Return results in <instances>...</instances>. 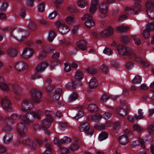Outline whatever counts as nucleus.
Masks as SVG:
<instances>
[{"instance_id":"obj_1","label":"nucleus","mask_w":154,"mask_h":154,"mask_svg":"<svg viewBox=\"0 0 154 154\" xmlns=\"http://www.w3.org/2000/svg\"><path fill=\"white\" fill-rule=\"evenodd\" d=\"M23 116V115L13 113L11 116L10 118H8V120L11 121V123H8V122L7 123L8 124H12L13 122L12 120L21 121L17 126V131L21 138L20 142H22L29 148L34 150L37 147V146L34 141L26 136V133L27 131V130L26 126L23 122V119L22 118Z\"/></svg>"},{"instance_id":"obj_2","label":"nucleus","mask_w":154,"mask_h":154,"mask_svg":"<svg viewBox=\"0 0 154 154\" xmlns=\"http://www.w3.org/2000/svg\"><path fill=\"white\" fill-rule=\"evenodd\" d=\"M118 50L121 54L128 56L132 59L138 62L143 65L147 67L149 66V65L147 63L143 61L141 57L137 56L129 47H126L124 45H120L118 47Z\"/></svg>"},{"instance_id":"obj_3","label":"nucleus","mask_w":154,"mask_h":154,"mask_svg":"<svg viewBox=\"0 0 154 154\" xmlns=\"http://www.w3.org/2000/svg\"><path fill=\"white\" fill-rule=\"evenodd\" d=\"M23 115L22 119L23 123L24 122L29 125L33 122L35 119H39L42 114L41 111L40 110L33 112L32 113H29V112H24Z\"/></svg>"},{"instance_id":"obj_4","label":"nucleus","mask_w":154,"mask_h":154,"mask_svg":"<svg viewBox=\"0 0 154 154\" xmlns=\"http://www.w3.org/2000/svg\"><path fill=\"white\" fill-rule=\"evenodd\" d=\"M133 137L132 131L127 128L125 131V134L119 137V143L122 145H126L129 142V138H131Z\"/></svg>"},{"instance_id":"obj_5","label":"nucleus","mask_w":154,"mask_h":154,"mask_svg":"<svg viewBox=\"0 0 154 154\" xmlns=\"http://www.w3.org/2000/svg\"><path fill=\"white\" fill-rule=\"evenodd\" d=\"M137 2L134 4L133 8L127 7L125 9V13L128 15L136 14L141 10V6L139 3L141 2V0H134Z\"/></svg>"},{"instance_id":"obj_6","label":"nucleus","mask_w":154,"mask_h":154,"mask_svg":"<svg viewBox=\"0 0 154 154\" xmlns=\"http://www.w3.org/2000/svg\"><path fill=\"white\" fill-rule=\"evenodd\" d=\"M31 96L33 101L35 103H38L40 102V98L42 97L41 92L34 88L30 90Z\"/></svg>"},{"instance_id":"obj_7","label":"nucleus","mask_w":154,"mask_h":154,"mask_svg":"<svg viewBox=\"0 0 154 154\" xmlns=\"http://www.w3.org/2000/svg\"><path fill=\"white\" fill-rule=\"evenodd\" d=\"M147 8L146 12L149 18L154 19V3L149 1H148L145 4Z\"/></svg>"},{"instance_id":"obj_8","label":"nucleus","mask_w":154,"mask_h":154,"mask_svg":"<svg viewBox=\"0 0 154 154\" xmlns=\"http://www.w3.org/2000/svg\"><path fill=\"white\" fill-rule=\"evenodd\" d=\"M55 25L59 32L63 34L67 33L70 30L69 27L65 25L64 21L61 20L57 21Z\"/></svg>"},{"instance_id":"obj_9","label":"nucleus","mask_w":154,"mask_h":154,"mask_svg":"<svg viewBox=\"0 0 154 154\" xmlns=\"http://www.w3.org/2000/svg\"><path fill=\"white\" fill-rule=\"evenodd\" d=\"M79 130L81 132L85 131V133L91 137L93 134V130L90 128L89 124L88 122H84L82 123L79 127Z\"/></svg>"},{"instance_id":"obj_10","label":"nucleus","mask_w":154,"mask_h":154,"mask_svg":"<svg viewBox=\"0 0 154 154\" xmlns=\"http://www.w3.org/2000/svg\"><path fill=\"white\" fill-rule=\"evenodd\" d=\"M130 109L129 105L127 104L125 102H124L122 103L121 107H119L117 109V112L121 116L125 117L128 114L127 110Z\"/></svg>"},{"instance_id":"obj_11","label":"nucleus","mask_w":154,"mask_h":154,"mask_svg":"<svg viewBox=\"0 0 154 154\" xmlns=\"http://www.w3.org/2000/svg\"><path fill=\"white\" fill-rule=\"evenodd\" d=\"M82 20L85 21V24L88 28H90L95 25L94 22L92 20V17L89 14L84 15L82 18Z\"/></svg>"},{"instance_id":"obj_12","label":"nucleus","mask_w":154,"mask_h":154,"mask_svg":"<svg viewBox=\"0 0 154 154\" xmlns=\"http://www.w3.org/2000/svg\"><path fill=\"white\" fill-rule=\"evenodd\" d=\"M53 120L51 119H49L48 118H45L42 121V128L45 132V133L48 135L50 134V132L48 129V128L49 127Z\"/></svg>"},{"instance_id":"obj_13","label":"nucleus","mask_w":154,"mask_h":154,"mask_svg":"<svg viewBox=\"0 0 154 154\" xmlns=\"http://www.w3.org/2000/svg\"><path fill=\"white\" fill-rule=\"evenodd\" d=\"M22 106L23 107L22 109L24 113L28 112V110H30L33 107L32 103L26 100H24L23 101Z\"/></svg>"},{"instance_id":"obj_14","label":"nucleus","mask_w":154,"mask_h":154,"mask_svg":"<svg viewBox=\"0 0 154 154\" xmlns=\"http://www.w3.org/2000/svg\"><path fill=\"white\" fill-rule=\"evenodd\" d=\"M115 0H106V3L103 2L99 5V9L101 12L105 14L108 11V6L107 4H110L114 3Z\"/></svg>"},{"instance_id":"obj_15","label":"nucleus","mask_w":154,"mask_h":154,"mask_svg":"<svg viewBox=\"0 0 154 154\" xmlns=\"http://www.w3.org/2000/svg\"><path fill=\"white\" fill-rule=\"evenodd\" d=\"M28 66L24 62L20 60L17 62L15 66L16 69L19 72H21L23 69H26L28 68Z\"/></svg>"},{"instance_id":"obj_16","label":"nucleus","mask_w":154,"mask_h":154,"mask_svg":"<svg viewBox=\"0 0 154 154\" xmlns=\"http://www.w3.org/2000/svg\"><path fill=\"white\" fill-rule=\"evenodd\" d=\"M34 52V50L31 48H27L24 49L22 53V57L25 59L30 57Z\"/></svg>"},{"instance_id":"obj_17","label":"nucleus","mask_w":154,"mask_h":154,"mask_svg":"<svg viewBox=\"0 0 154 154\" xmlns=\"http://www.w3.org/2000/svg\"><path fill=\"white\" fill-rule=\"evenodd\" d=\"M1 104L3 108L9 111L11 110V102L6 98H3L1 101Z\"/></svg>"},{"instance_id":"obj_18","label":"nucleus","mask_w":154,"mask_h":154,"mask_svg":"<svg viewBox=\"0 0 154 154\" xmlns=\"http://www.w3.org/2000/svg\"><path fill=\"white\" fill-rule=\"evenodd\" d=\"M114 32L113 29L110 27L104 29L100 32L101 36L103 37H108L112 34Z\"/></svg>"},{"instance_id":"obj_19","label":"nucleus","mask_w":154,"mask_h":154,"mask_svg":"<svg viewBox=\"0 0 154 154\" xmlns=\"http://www.w3.org/2000/svg\"><path fill=\"white\" fill-rule=\"evenodd\" d=\"M48 66V63L42 62L39 63L36 67L35 69L38 72H42Z\"/></svg>"},{"instance_id":"obj_20","label":"nucleus","mask_w":154,"mask_h":154,"mask_svg":"<svg viewBox=\"0 0 154 154\" xmlns=\"http://www.w3.org/2000/svg\"><path fill=\"white\" fill-rule=\"evenodd\" d=\"M98 1V0H91V5L89 11L91 14H92L96 11Z\"/></svg>"},{"instance_id":"obj_21","label":"nucleus","mask_w":154,"mask_h":154,"mask_svg":"<svg viewBox=\"0 0 154 154\" xmlns=\"http://www.w3.org/2000/svg\"><path fill=\"white\" fill-rule=\"evenodd\" d=\"M13 135L12 133L9 132L6 133L3 137V141L5 144L9 143L12 140Z\"/></svg>"},{"instance_id":"obj_22","label":"nucleus","mask_w":154,"mask_h":154,"mask_svg":"<svg viewBox=\"0 0 154 154\" xmlns=\"http://www.w3.org/2000/svg\"><path fill=\"white\" fill-rule=\"evenodd\" d=\"M87 42L83 39L79 40L77 43L78 47L82 50L84 51L86 49Z\"/></svg>"},{"instance_id":"obj_23","label":"nucleus","mask_w":154,"mask_h":154,"mask_svg":"<svg viewBox=\"0 0 154 154\" xmlns=\"http://www.w3.org/2000/svg\"><path fill=\"white\" fill-rule=\"evenodd\" d=\"M4 81L3 78L0 77V88L4 91H9V88Z\"/></svg>"},{"instance_id":"obj_24","label":"nucleus","mask_w":154,"mask_h":154,"mask_svg":"<svg viewBox=\"0 0 154 154\" xmlns=\"http://www.w3.org/2000/svg\"><path fill=\"white\" fill-rule=\"evenodd\" d=\"M88 110L91 112H96L99 110L98 106L94 104H91L87 107Z\"/></svg>"},{"instance_id":"obj_25","label":"nucleus","mask_w":154,"mask_h":154,"mask_svg":"<svg viewBox=\"0 0 154 154\" xmlns=\"http://www.w3.org/2000/svg\"><path fill=\"white\" fill-rule=\"evenodd\" d=\"M45 113L46 117V118L53 120V118L56 116L55 113L53 111L46 110L45 111Z\"/></svg>"},{"instance_id":"obj_26","label":"nucleus","mask_w":154,"mask_h":154,"mask_svg":"<svg viewBox=\"0 0 154 154\" xmlns=\"http://www.w3.org/2000/svg\"><path fill=\"white\" fill-rule=\"evenodd\" d=\"M11 88L15 94L18 96L22 93V89L18 86L16 85L13 84H11Z\"/></svg>"},{"instance_id":"obj_27","label":"nucleus","mask_w":154,"mask_h":154,"mask_svg":"<svg viewBox=\"0 0 154 154\" xmlns=\"http://www.w3.org/2000/svg\"><path fill=\"white\" fill-rule=\"evenodd\" d=\"M57 35L55 31L53 30H50L48 32V40L50 42H52Z\"/></svg>"},{"instance_id":"obj_28","label":"nucleus","mask_w":154,"mask_h":154,"mask_svg":"<svg viewBox=\"0 0 154 154\" xmlns=\"http://www.w3.org/2000/svg\"><path fill=\"white\" fill-rule=\"evenodd\" d=\"M62 92L63 90L61 88H57L53 96V98L57 100H58L62 94Z\"/></svg>"},{"instance_id":"obj_29","label":"nucleus","mask_w":154,"mask_h":154,"mask_svg":"<svg viewBox=\"0 0 154 154\" xmlns=\"http://www.w3.org/2000/svg\"><path fill=\"white\" fill-rule=\"evenodd\" d=\"M90 87L91 88H94L97 87L98 85V82L95 78H92L89 82Z\"/></svg>"},{"instance_id":"obj_30","label":"nucleus","mask_w":154,"mask_h":154,"mask_svg":"<svg viewBox=\"0 0 154 154\" xmlns=\"http://www.w3.org/2000/svg\"><path fill=\"white\" fill-rule=\"evenodd\" d=\"M108 137V133L105 131H103L99 135L98 139L100 141H102L107 139Z\"/></svg>"},{"instance_id":"obj_31","label":"nucleus","mask_w":154,"mask_h":154,"mask_svg":"<svg viewBox=\"0 0 154 154\" xmlns=\"http://www.w3.org/2000/svg\"><path fill=\"white\" fill-rule=\"evenodd\" d=\"M129 29L128 26H124L123 25H120L117 26L116 28V30L120 32H123L128 31Z\"/></svg>"},{"instance_id":"obj_32","label":"nucleus","mask_w":154,"mask_h":154,"mask_svg":"<svg viewBox=\"0 0 154 154\" xmlns=\"http://www.w3.org/2000/svg\"><path fill=\"white\" fill-rule=\"evenodd\" d=\"M71 141V139L69 137L65 136L60 140V143L63 144H67L70 143Z\"/></svg>"},{"instance_id":"obj_33","label":"nucleus","mask_w":154,"mask_h":154,"mask_svg":"<svg viewBox=\"0 0 154 154\" xmlns=\"http://www.w3.org/2000/svg\"><path fill=\"white\" fill-rule=\"evenodd\" d=\"M75 77L76 79L80 81L83 79L84 75L81 72L79 71H77L75 72Z\"/></svg>"},{"instance_id":"obj_34","label":"nucleus","mask_w":154,"mask_h":154,"mask_svg":"<svg viewBox=\"0 0 154 154\" xmlns=\"http://www.w3.org/2000/svg\"><path fill=\"white\" fill-rule=\"evenodd\" d=\"M46 149L42 154H52L51 149V145L48 143H45Z\"/></svg>"},{"instance_id":"obj_35","label":"nucleus","mask_w":154,"mask_h":154,"mask_svg":"<svg viewBox=\"0 0 154 154\" xmlns=\"http://www.w3.org/2000/svg\"><path fill=\"white\" fill-rule=\"evenodd\" d=\"M80 147L79 144L78 143H72L70 149L71 151H75L78 150Z\"/></svg>"},{"instance_id":"obj_36","label":"nucleus","mask_w":154,"mask_h":154,"mask_svg":"<svg viewBox=\"0 0 154 154\" xmlns=\"http://www.w3.org/2000/svg\"><path fill=\"white\" fill-rule=\"evenodd\" d=\"M8 54L12 57H14L17 55V51L16 49L11 48L9 49L8 51Z\"/></svg>"},{"instance_id":"obj_37","label":"nucleus","mask_w":154,"mask_h":154,"mask_svg":"<svg viewBox=\"0 0 154 154\" xmlns=\"http://www.w3.org/2000/svg\"><path fill=\"white\" fill-rule=\"evenodd\" d=\"M77 5L79 7L84 8L87 6V3L85 0H79L77 2Z\"/></svg>"},{"instance_id":"obj_38","label":"nucleus","mask_w":154,"mask_h":154,"mask_svg":"<svg viewBox=\"0 0 154 154\" xmlns=\"http://www.w3.org/2000/svg\"><path fill=\"white\" fill-rule=\"evenodd\" d=\"M120 128V125L119 122H115L113 128V131L115 133H118V131Z\"/></svg>"},{"instance_id":"obj_39","label":"nucleus","mask_w":154,"mask_h":154,"mask_svg":"<svg viewBox=\"0 0 154 154\" xmlns=\"http://www.w3.org/2000/svg\"><path fill=\"white\" fill-rule=\"evenodd\" d=\"M142 80L141 77L139 75H136L132 80V82L134 84L140 83Z\"/></svg>"},{"instance_id":"obj_40","label":"nucleus","mask_w":154,"mask_h":154,"mask_svg":"<svg viewBox=\"0 0 154 154\" xmlns=\"http://www.w3.org/2000/svg\"><path fill=\"white\" fill-rule=\"evenodd\" d=\"M28 27L31 30L35 31L36 29V26L34 22L31 21L29 23Z\"/></svg>"},{"instance_id":"obj_41","label":"nucleus","mask_w":154,"mask_h":154,"mask_svg":"<svg viewBox=\"0 0 154 154\" xmlns=\"http://www.w3.org/2000/svg\"><path fill=\"white\" fill-rule=\"evenodd\" d=\"M66 21L68 24H72L74 23L75 21V19L73 17L69 16L66 17Z\"/></svg>"},{"instance_id":"obj_42","label":"nucleus","mask_w":154,"mask_h":154,"mask_svg":"<svg viewBox=\"0 0 154 154\" xmlns=\"http://www.w3.org/2000/svg\"><path fill=\"white\" fill-rule=\"evenodd\" d=\"M78 94L76 92H74L72 94L69 98V102H71L77 98Z\"/></svg>"},{"instance_id":"obj_43","label":"nucleus","mask_w":154,"mask_h":154,"mask_svg":"<svg viewBox=\"0 0 154 154\" xmlns=\"http://www.w3.org/2000/svg\"><path fill=\"white\" fill-rule=\"evenodd\" d=\"M76 83L74 82H69L66 84V87L67 88H69L70 87L73 88H75L76 87Z\"/></svg>"},{"instance_id":"obj_44","label":"nucleus","mask_w":154,"mask_h":154,"mask_svg":"<svg viewBox=\"0 0 154 154\" xmlns=\"http://www.w3.org/2000/svg\"><path fill=\"white\" fill-rule=\"evenodd\" d=\"M57 15V11L56 10H54L52 12L50 13L48 15V18L51 20L53 19Z\"/></svg>"},{"instance_id":"obj_45","label":"nucleus","mask_w":154,"mask_h":154,"mask_svg":"<svg viewBox=\"0 0 154 154\" xmlns=\"http://www.w3.org/2000/svg\"><path fill=\"white\" fill-rule=\"evenodd\" d=\"M140 145V143L139 140H136L132 142L131 144V147L134 148H138Z\"/></svg>"},{"instance_id":"obj_46","label":"nucleus","mask_w":154,"mask_h":154,"mask_svg":"<svg viewBox=\"0 0 154 154\" xmlns=\"http://www.w3.org/2000/svg\"><path fill=\"white\" fill-rule=\"evenodd\" d=\"M45 4L44 2L41 3L38 6V11L40 12H42L45 10Z\"/></svg>"},{"instance_id":"obj_47","label":"nucleus","mask_w":154,"mask_h":154,"mask_svg":"<svg viewBox=\"0 0 154 154\" xmlns=\"http://www.w3.org/2000/svg\"><path fill=\"white\" fill-rule=\"evenodd\" d=\"M146 29L150 31H154V23L152 22L148 23L146 25Z\"/></svg>"},{"instance_id":"obj_48","label":"nucleus","mask_w":154,"mask_h":154,"mask_svg":"<svg viewBox=\"0 0 154 154\" xmlns=\"http://www.w3.org/2000/svg\"><path fill=\"white\" fill-rule=\"evenodd\" d=\"M112 50L106 47L103 50V53L104 54L109 55H111L112 54Z\"/></svg>"},{"instance_id":"obj_49","label":"nucleus","mask_w":154,"mask_h":154,"mask_svg":"<svg viewBox=\"0 0 154 154\" xmlns=\"http://www.w3.org/2000/svg\"><path fill=\"white\" fill-rule=\"evenodd\" d=\"M84 115V113L81 111L79 110L78 111L77 113L76 114L75 116L74 117L75 119H79L81 118Z\"/></svg>"},{"instance_id":"obj_50","label":"nucleus","mask_w":154,"mask_h":154,"mask_svg":"<svg viewBox=\"0 0 154 154\" xmlns=\"http://www.w3.org/2000/svg\"><path fill=\"white\" fill-rule=\"evenodd\" d=\"M132 38L137 45L139 46L140 45L141 42L140 38L135 36H133Z\"/></svg>"},{"instance_id":"obj_51","label":"nucleus","mask_w":154,"mask_h":154,"mask_svg":"<svg viewBox=\"0 0 154 154\" xmlns=\"http://www.w3.org/2000/svg\"><path fill=\"white\" fill-rule=\"evenodd\" d=\"M122 40L124 43H127L130 41V38L127 35H123L122 36Z\"/></svg>"},{"instance_id":"obj_52","label":"nucleus","mask_w":154,"mask_h":154,"mask_svg":"<svg viewBox=\"0 0 154 154\" xmlns=\"http://www.w3.org/2000/svg\"><path fill=\"white\" fill-rule=\"evenodd\" d=\"M87 71L90 74H95L97 72V69L93 68H88Z\"/></svg>"},{"instance_id":"obj_53","label":"nucleus","mask_w":154,"mask_h":154,"mask_svg":"<svg viewBox=\"0 0 154 154\" xmlns=\"http://www.w3.org/2000/svg\"><path fill=\"white\" fill-rule=\"evenodd\" d=\"M46 57V53L45 51H41L39 52L38 58L40 59H42L45 58Z\"/></svg>"},{"instance_id":"obj_54","label":"nucleus","mask_w":154,"mask_h":154,"mask_svg":"<svg viewBox=\"0 0 154 154\" xmlns=\"http://www.w3.org/2000/svg\"><path fill=\"white\" fill-rule=\"evenodd\" d=\"M150 32L149 30L146 28L143 31V35L145 38H147L148 37L149 35Z\"/></svg>"},{"instance_id":"obj_55","label":"nucleus","mask_w":154,"mask_h":154,"mask_svg":"<svg viewBox=\"0 0 154 154\" xmlns=\"http://www.w3.org/2000/svg\"><path fill=\"white\" fill-rule=\"evenodd\" d=\"M142 110L141 109H139L138 110V114L139 115H135V117L136 118L138 119H142L143 117V113L142 112Z\"/></svg>"},{"instance_id":"obj_56","label":"nucleus","mask_w":154,"mask_h":154,"mask_svg":"<svg viewBox=\"0 0 154 154\" xmlns=\"http://www.w3.org/2000/svg\"><path fill=\"white\" fill-rule=\"evenodd\" d=\"M101 68L102 69V72L106 74H107L109 71L108 68L103 64L101 66Z\"/></svg>"},{"instance_id":"obj_57","label":"nucleus","mask_w":154,"mask_h":154,"mask_svg":"<svg viewBox=\"0 0 154 154\" xmlns=\"http://www.w3.org/2000/svg\"><path fill=\"white\" fill-rule=\"evenodd\" d=\"M60 151L62 154H67L69 152V150L68 149L64 147L61 148Z\"/></svg>"},{"instance_id":"obj_58","label":"nucleus","mask_w":154,"mask_h":154,"mask_svg":"<svg viewBox=\"0 0 154 154\" xmlns=\"http://www.w3.org/2000/svg\"><path fill=\"white\" fill-rule=\"evenodd\" d=\"M149 131L151 134H154V122L149 126Z\"/></svg>"},{"instance_id":"obj_59","label":"nucleus","mask_w":154,"mask_h":154,"mask_svg":"<svg viewBox=\"0 0 154 154\" xmlns=\"http://www.w3.org/2000/svg\"><path fill=\"white\" fill-rule=\"evenodd\" d=\"M109 97L106 94H103L101 97V100L103 102H106L109 99Z\"/></svg>"},{"instance_id":"obj_60","label":"nucleus","mask_w":154,"mask_h":154,"mask_svg":"<svg viewBox=\"0 0 154 154\" xmlns=\"http://www.w3.org/2000/svg\"><path fill=\"white\" fill-rule=\"evenodd\" d=\"M133 65V63L132 62L126 61L125 63V66L126 68L128 70L131 69V67Z\"/></svg>"},{"instance_id":"obj_61","label":"nucleus","mask_w":154,"mask_h":154,"mask_svg":"<svg viewBox=\"0 0 154 154\" xmlns=\"http://www.w3.org/2000/svg\"><path fill=\"white\" fill-rule=\"evenodd\" d=\"M8 5V3L7 2H4L2 3L1 10L3 11H5L7 9Z\"/></svg>"},{"instance_id":"obj_62","label":"nucleus","mask_w":154,"mask_h":154,"mask_svg":"<svg viewBox=\"0 0 154 154\" xmlns=\"http://www.w3.org/2000/svg\"><path fill=\"white\" fill-rule=\"evenodd\" d=\"M64 65V71L65 72H68L71 70V68L70 66L67 63H65Z\"/></svg>"},{"instance_id":"obj_63","label":"nucleus","mask_w":154,"mask_h":154,"mask_svg":"<svg viewBox=\"0 0 154 154\" xmlns=\"http://www.w3.org/2000/svg\"><path fill=\"white\" fill-rule=\"evenodd\" d=\"M19 14L20 16L22 17L23 18H24L26 15L25 10L23 9L20 10V11L19 12Z\"/></svg>"},{"instance_id":"obj_64","label":"nucleus","mask_w":154,"mask_h":154,"mask_svg":"<svg viewBox=\"0 0 154 154\" xmlns=\"http://www.w3.org/2000/svg\"><path fill=\"white\" fill-rule=\"evenodd\" d=\"M133 128L134 130H136L139 132H141L142 131V129L141 127L136 124L134 125Z\"/></svg>"}]
</instances>
